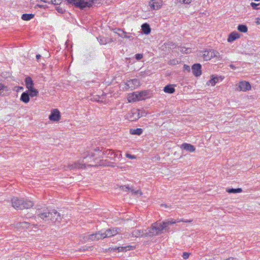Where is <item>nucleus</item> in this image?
<instances>
[{
    "instance_id": "obj_1",
    "label": "nucleus",
    "mask_w": 260,
    "mask_h": 260,
    "mask_svg": "<svg viewBox=\"0 0 260 260\" xmlns=\"http://www.w3.org/2000/svg\"><path fill=\"white\" fill-rule=\"evenodd\" d=\"M176 222V220L173 219L163 221L162 223L156 222L152 224L151 227L148 230V232L146 230L135 229L132 232L131 234L134 237H140L143 235L152 237L161 234L164 230H167V228L168 226L175 223Z\"/></svg>"
},
{
    "instance_id": "obj_2",
    "label": "nucleus",
    "mask_w": 260,
    "mask_h": 260,
    "mask_svg": "<svg viewBox=\"0 0 260 260\" xmlns=\"http://www.w3.org/2000/svg\"><path fill=\"white\" fill-rule=\"evenodd\" d=\"M38 216L45 221L60 222L62 219L60 214L55 209H44L39 210Z\"/></svg>"
},
{
    "instance_id": "obj_3",
    "label": "nucleus",
    "mask_w": 260,
    "mask_h": 260,
    "mask_svg": "<svg viewBox=\"0 0 260 260\" xmlns=\"http://www.w3.org/2000/svg\"><path fill=\"white\" fill-rule=\"evenodd\" d=\"M105 149L103 148L100 149L99 147L94 149V152L91 154V157H93V162L88 164L90 166H110L106 160H104L105 158Z\"/></svg>"
},
{
    "instance_id": "obj_4",
    "label": "nucleus",
    "mask_w": 260,
    "mask_h": 260,
    "mask_svg": "<svg viewBox=\"0 0 260 260\" xmlns=\"http://www.w3.org/2000/svg\"><path fill=\"white\" fill-rule=\"evenodd\" d=\"M93 157H91V155L87 156L84 158V159L86 160L84 164L80 163L78 161L75 162L71 165H69L68 166H64L62 168L65 171L68 170H72L76 169L84 168L86 165L89 166L88 164L93 162ZM89 167L90 166H89Z\"/></svg>"
},
{
    "instance_id": "obj_5",
    "label": "nucleus",
    "mask_w": 260,
    "mask_h": 260,
    "mask_svg": "<svg viewBox=\"0 0 260 260\" xmlns=\"http://www.w3.org/2000/svg\"><path fill=\"white\" fill-rule=\"evenodd\" d=\"M203 56L205 60H209L211 58L215 57L218 60H221L222 57L219 53L214 50H205L203 52Z\"/></svg>"
},
{
    "instance_id": "obj_6",
    "label": "nucleus",
    "mask_w": 260,
    "mask_h": 260,
    "mask_svg": "<svg viewBox=\"0 0 260 260\" xmlns=\"http://www.w3.org/2000/svg\"><path fill=\"white\" fill-rule=\"evenodd\" d=\"M148 95V91L143 90L131 93V101L134 102L145 100Z\"/></svg>"
},
{
    "instance_id": "obj_7",
    "label": "nucleus",
    "mask_w": 260,
    "mask_h": 260,
    "mask_svg": "<svg viewBox=\"0 0 260 260\" xmlns=\"http://www.w3.org/2000/svg\"><path fill=\"white\" fill-rule=\"evenodd\" d=\"M105 158H109L112 159H115L116 158L119 159L121 157V154L120 151L114 152L111 149L105 150Z\"/></svg>"
},
{
    "instance_id": "obj_8",
    "label": "nucleus",
    "mask_w": 260,
    "mask_h": 260,
    "mask_svg": "<svg viewBox=\"0 0 260 260\" xmlns=\"http://www.w3.org/2000/svg\"><path fill=\"white\" fill-rule=\"evenodd\" d=\"M49 118L51 121H59L60 119V114L59 111L57 109L52 110L50 115L49 116Z\"/></svg>"
},
{
    "instance_id": "obj_9",
    "label": "nucleus",
    "mask_w": 260,
    "mask_h": 260,
    "mask_svg": "<svg viewBox=\"0 0 260 260\" xmlns=\"http://www.w3.org/2000/svg\"><path fill=\"white\" fill-rule=\"evenodd\" d=\"M12 206L16 209H22L23 199H19L18 198H13L12 199Z\"/></svg>"
},
{
    "instance_id": "obj_10",
    "label": "nucleus",
    "mask_w": 260,
    "mask_h": 260,
    "mask_svg": "<svg viewBox=\"0 0 260 260\" xmlns=\"http://www.w3.org/2000/svg\"><path fill=\"white\" fill-rule=\"evenodd\" d=\"M162 4V0H150L149 6L152 10H158L161 7Z\"/></svg>"
},
{
    "instance_id": "obj_11",
    "label": "nucleus",
    "mask_w": 260,
    "mask_h": 260,
    "mask_svg": "<svg viewBox=\"0 0 260 260\" xmlns=\"http://www.w3.org/2000/svg\"><path fill=\"white\" fill-rule=\"evenodd\" d=\"M251 89V85L248 82L241 81L239 83L237 90L239 91H247Z\"/></svg>"
},
{
    "instance_id": "obj_12",
    "label": "nucleus",
    "mask_w": 260,
    "mask_h": 260,
    "mask_svg": "<svg viewBox=\"0 0 260 260\" xmlns=\"http://www.w3.org/2000/svg\"><path fill=\"white\" fill-rule=\"evenodd\" d=\"M104 233L105 238L114 236L118 233V228L109 229L107 230Z\"/></svg>"
},
{
    "instance_id": "obj_13",
    "label": "nucleus",
    "mask_w": 260,
    "mask_h": 260,
    "mask_svg": "<svg viewBox=\"0 0 260 260\" xmlns=\"http://www.w3.org/2000/svg\"><path fill=\"white\" fill-rule=\"evenodd\" d=\"M192 71L193 74L196 76L198 77L201 75V65L200 63H196L194 64L192 66Z\"/></svg>"
},
{
    "instance_id": "obj_14",
    "label": "nucleus",
    "mask_w": 260,
    "mask_h": 260,
    "mask_svg": "<svg viewBox=\"0 0 260 260\" xmlns=\"http://www.w3.org/2000/svg\"><path fill=\"white\" fill-rule=\"evenodd\" d=\"M140 117L139 111L138 109L131 110V121H135Z\"/></svg>"
},
{
    "instance_id": "obj_15",
    "label": "nucleus",
    "mask_w": 260,
    "mask_h": 260,
    "mask_svg": "<svg viewBox=\"0 0 260 260\" xmlns=\"http://www.w3.org/2000/svg\"><path fill=\"white\" fill-rule=\"evenodd\" d=\"M240 37V35L236 31H234L231 32L228 38V41L229 42H233L235 40L238 38H239Z\"/></svg>"
},
{
    "instance_id": "obj_16",
    "label": "nucleus",
    "mask_w": 260,
    "mask_h": 260,
    "mask_svg": "<svg viewBox=\"0 0 260 260\" xmlns=\"http://www.w3.org/2000/svg\"><path fill=\"white\" fill-rule=\"evenodd\" d=\"M181 148L184 149V150H186L187 151H189L190 152H192L195 151V147L194 146L188 143H183L181 145Z\"/></svg>"
},
{
    "instance_id": "obj_17",
    "label": "nucleus",
    "mask_w": 260,
    "mask_h": 260,
    "mask_svg": "<svg viewBox=\"0 0 260 260\" xmlns=\"http://www.w3.org/2000/svg\"><path fill=\"white\" fill-rule=\"evenodd\" d=\"M97 39L101 45H105L112 41L111 38H106L102 36L99 37L97 38Z\"/></svg>"
},
{
    "instance_id": "obj_18",
    "label": "nucleus",
    "mask_w": 260,
    "mask_h": 260,
    "mask_svg": "<svg viewBox=\"0 0 260 260\" xmlns=\"http://www.w3.org/2000/svg\"><path fill=\"white\" fill-rule=\"evenodd\" d=\"M143 193L139 188H134L133 187H131V196L138 198Z\"/></svg>"
},
{
    "instance_id": "obj_19",
    "label": "nucleus",
    "mask_w": 260,
    "mask_h": 260,
    "mask_svg": "<svg viewBox=\"0 0 260 260\" xmlns=\"http://www.w3.org/2000/svg\"><path fill=\"white\" fill-rule=\"evenodd\" d=\"M142 32L146 34H149L151 31L150 25L147 23H144L141 26Z\"/></svg>"
},
{
    "instance_id": "obj_20",
    "label": "nucleus",
    "mask_w": 260,
    "mask_h": 260,
    "mask_svg": "<svg viewBox=\"0 0 260 260\" xmlns=\"http://www.w3.org/2000/svg\"><path fill=\"white\" fill-rule=\"evenodd\" d=\"M29 95L27 92H23L20 97V100L25 103H27L29 101Z\"/></svg>"
},
{
    "instance_id": "obj_21",
    "label": "nucleus",
    "mask_w": 260,
    "mask_h": 260,
    "mask_svg": "<svg viewBox=\"0 0 260 260\" xmlns=\"http://www.w3.org/2000/svg\"><path fill=\"white\" fill-rule=\"evenodd\" d=\"M25 82L26 88L27 89H28V88H30L34 86V82L30 77H27L25 78Z\"/></svg>"
},
{
    "instance_id": "obj_22",
    "label": "nucleus",
    "mask_w": 260,
    "mask_h": 260,
    "mask_svg": "<svg viewBox=\"0 0 260 260\" xmlns=\"http://www.w3.org/2000/svg\"><path fill=\"white\" fill-rule=\"evenodd\" d=\"M34 203L30 201L25 200L24 201L23 200V205H22V209L26 208H29L33 206Z\"/></svg>"
},
{
    "instance_id": "obj_23",
    "label": "nucleus",
    "mask_w": 260,
    "mask_h": 260,
    "mask_svg": "<svg viewBox=\"0 0 260 260\" xmlns=\"http://www.w3.org/2000/svg\"><path fill=\"white\" fill-rule=\"evenodd\" d=\"M164 91L168 93H173L175 92V89L172 85L169 84L164 87Z\"/></svg>"
},
{
    "instance_id": "obj_24",
    "label": "nucleus",
    "mask_w": 260,
    "mask_h": 260,
    "mask_svg": "<svg viewBox=\"0 0 260 260\" xmlns=\"http://www.w3.org/2000/svg\"><path fill=\"white\" fill-rule=\"evenodd\" d=\"M35 16L32 14H24L21 16V19L24 21H28L32 19Z\"/></svg>"
},
{
    "instance_id": "obj_25",
    "label": "nucleus",
    "mask_w": 260,
    "mask_h": 260,
    "mask_svg": "<svg viewBox=\"0 0 260 260\" xmlns=\"http://www.w3.org/2000/svg\"><path fill=\"white\" fill-rule=\"evenodd\" d=\"M131 90L135 89L140 85V81L137 79H131Z\"/></svg>"
},
{
    "instance_id": "obj_26",
    "label": "nucleus",
    "mask_w": 260,
    "mask_h": 260,
    "mask_svg": "<svg viewBox=\"0 0 260 260\" xmlns=\"http://www.w3.org/2000/svg\"><path fill=\"white\" fill-rule=\"evenodd\" d=\"M242 191V190L241 188L226 189V191L230 193H240Z\"/></svg>"
},
{
    "instance_id": "obj_27",
    "label": "nucleus",
    "mask_w": 260,
    "mask_h": 260,
    "mask_svg": "<svg viewBox=\"0 0 260 260\" xmlns=\"http://www.w3.org/2000/svg\"><path fill=\"white\" fill-rule=\"evenodd\" d=\"M143 132V129L140 128H138L134 129H131V135H136L140 136L142 134Z\"/></svg>"
},
{
    "instance_id": "obj_28",
    "label": "nucleus",
    "mask_w": 260,
    "mask_h": 260,
    "mask_svg": "<svg viewBox=\"0 0 260 260\" xmlns=\"http://www.w3.org/2000/svg\"><path fill=\"white\" fill-rule=\"evenodd\" d=\"M237 28L239 31L242 32H246L248 30L247 26L244 24H239Z\"/></svg>"
},
{
    "instance_id": "obj_29",
    "label": "nucleus",
    "mask_w": 260,
    "mask_h": 260,
    "mask_svg": "<svg viewBox=\"0 0 260 260\" xmlns=\"http://www.w3.org/2000/svg\"><path fill=\"white\" fill-rule=\"evenodd\" d=\"M8 91V87L4 84L0 83V95H4L5 91Z\"/></svg>"
},
{
    "instance_id": "obj_30",
    "label": "nucleus",
    "mask_w": 260,
    "mask_h": 260,
    "mask_svg": "<svg viewBox=\"0 0 260 260\" xmlns=\"http://www.w3.org/2000/svg\"><path fill=\"white\" fill-rule=\"evenodd\" d=\"M219 78L217 77L211 78L207 83V84H210L212 86H214L215 84L218 81Z\"/></svg>"
},
{
    "instance_id": "obj_31",
    "label": "nucleus",
    "mask_w": 260,
    "mask_h": 260,
    "mask_svg": "<svg viewBox=\"0 0 260 260\" xmlns=\"http://www.w3.org/2000/svg\"><path fill=\"white\" fill-rule=\"evenodd\" d=\"M179 50L183 53L185 54L189 53L191 51L190 48H187L184 47H180Z\"/></svg>"
},
{
    "instance_id": "obj_32",
    "label": "nucleus",
    "mask_w": 260,
    "mask_h": 260,
    "mask_svg": "<svg viewBox=\"0 0 260 260\" xmlns=\"http://www.w3.org/2000/svg\"><path fill=\"white\" fill-rule=\"evenodd\" d=\"M95 236L96 238V240L103 239L105 238L104 233H102L101 232H99L95 233Z\"/></svg>"
},
{
    "instance_id": "obj_33",
    "label": "nucleus",
    "mask_w": 260,
    "mask_h": 260,
    "mask_svg": "<svg viewBox=\"0 0 260 260\" xmlns=\"http://www.w3.org/2000/svg\"><path fill=\"white\" fill-rule=\"evenodd\" d=\"M118 31L117 33L120 36H121V37L122 38H127L128 37L127 35H126V33L123 30H121V29H118Z\"/></svg>"
},
{
    "instance_id": "obj_34",
    "label": "nucleus",
    "mask_w": 260,
    "mask_h": 260,
    "mask_svg": "<svg viewBox=\"0 0 260 260\" xmlns=\"http://www.w3.org/2000/svg\"><path fill=\"white\" fill-rule=\"evenodd\" d=\"M38 93H39V91H38L37 89H33L32 90H31V91H30L28 94L31 97H34V96H37L38 95Z\"/></svg>"
},
{
    "instance_id": "obj_35",
    "label": "nucleus",
    "mask_w": 260,
    "mask_h": 260,
    "mask_svg": "<svg viewBox=\"0 0 260 260\" xmlns=\"http://www.w3.org/2000/svg\"><path fill=\"white\" fill-rule=\"evenodd\" d=\"M88 239L91 241L97 240L95 234L89 235L88 236Z\"/></svg>"
},
{
    "instance_id": "obj_36",
    "label": "nucleus",
    "mask_w": 260,
    "mask_h": 260,
    "mask_svg": "<svg viewBox=\"0 0 260 260\" xmlns=\"http://www.w3.org/2000/svg\"><path fill=\"white\" fill-rule=\"evenodd\" d=\"M119 188L120 189L125 191H128L130 189L128 186H120Z\"/></svg>"
},
{
    "instance_id": "obj_37",
    "label": "nucleus",
    "mask_w": 260,
    "mask_h": 260,
    "mask_svg": "<svg viewBox=\"0 0 260 260\" xmlns=\"http://www.w3.org/2000/svg\"><path fill=\"white\" fill-rule=\"evenodd\" d=\"M143 54L139 53V54H137L135 55V58L137 60H141L143 58Z\"/></svg>"
},
{
    "instance_id": "obj_38",
    "label": "nucleus",
    "mask_w": 260,
    "mask_h": 260,
    "mask_svg": "<svg viewBox=\"0 0 260 260\" xmlns=\"http://www.w3.org/2000/svg\"><path fill=\"white\" fill-rule=\"evenodd\" d=\"M190 255V253L184 252L183 253L182 257L184 259H187Z\"/></svg>"
},
{
    "instance_id": "obj_39",
    "label": "nucleus",
    "mask_w": 260,
    "mask_h": 260,
    "mask_svg": "<svg viewBox=\"0 0 260 260\" xmlns=\"http://www.w3.org/2000/svg\"><path fill=\"white\" fill-rule=\"evenodd\" d=\"M258 5H259V4H255L254 3H251V6L252 7V8L254 9H256V10L258 9V8L257 7Z\"/></svg>"
},
{
    "instance_id": "obj_40",
    "label": "nucleus",
    "mask_w": 260,
    "mask_h": 260,
    "mask_svg": "<svg viewBox=\"0 0 260 260\" xmlns=\"http://www.w3.org/2000/svg\"><path fill=\"white\" fill-rule=\"evenodd\" d=\"M51 3H52L54 5H58L60 4L61 0H52L50 1Z\"/></svg>"
},
{
    "instance_id": "obj_41",
    "label": "nucleus",
    "mask_w": 260,
    "mask_h": 260,
    "mask_svg": "<svg viewBox=\"0 0 260 260\" xmlns=\"http://www.w3.org/2000/svg\"><path fill=\"white\" fill-rule=\"evenodd\" d=\"M56 10L58 12L60 13H63V12H64V10L62 8H60V7H57L56 8Z\"/></svg>"
},
{
    "instance_id": "obj_42",
    "label": "nucleus",
    "mask_w": 260,
    "mask_h": 260,
    "mask_svg": "<svg viewBox=\"0 0 260 260\" xmlns=\"http://www.w3.org/2000/svg\"><path fill=\"white\" fill-rule=\"evenodd\" d=\"M191 0H182V3L183 4H189L191 3Z\"/></svg>"
},
{
    "instance_id": "obj_43",
    "label": "nucleus",
    "mask_w": 260,
    "mask_h": 260,
    "mask_svg": "<svg viewBox=\"0 0 260 260\" xmlns=\"http://www.w3.org/2000/svg\"><path fill=\"white\" fill-rule=\"evenodd\" d=\"M184 69L185 70H187L188 71H190V67L188 66H187V65L184 64Z\"/></svg>"
},
{
    "instance_id": "obj_44",
    "label": "nucleus",
    "mask_w": 260,
    "mask_h": 260,
    "mask_svg": "<svg viewBox=\"0 0 260 260\" xmlns=\"http://www.w3.org/2000/svg\"><path fill=\"white\" fill-rule=\"evenodd\" d=\"M176 60L173 59V60H171L169 62V64H176Z\"/></svg>"
},
{
    "instance_id": "obj_45",
    "label": "nucleus",
    "mask_w": 260,
    "mask_h": 260,
    "mask_svg": "<svg viewBox=\"0 0 260 260\" xmlns=\"http://www.w3.org/2000/svg\"><path fill=\"white\" fill-rule=\"evenodd\" d=\"M33 89H35V88H34V86L30 88H28V89L29 92L31 91V90H32Z\"/></svg>"
},
{
    "instance_id": "obj_46",
    "label": "nucleus",
    "mask_w": 260,
    "mask_h": 260,
    "mask_svg": "<svg viewBox=\"0 0 260 260\" xmlns=\"http://www.w3.org/2000/svg\"><path fill=\"white\" fill-rule=\"evenodd\" d=\"M40 57H41V55H40V54H37V55H36V58H37V59L38 60V59H39L40 58Z\"/></svg>"
},
{
    "instance_id": "obj_47",
    "label": "nucleus",
    "mask_w": 260,
    "mask_h": 260,
    "mask_svg": "<svg viewBox=\"0 0 260 260\" xmlns=\"http://www.w3.org/2000/svg\"><path fill=\"white\" fill-rule=\"evenodd\" d=\"M127 100L128 101V102L130 103V96H129V94L127 95Z\"/></svg>"
},
{
    "instance_id": "obj_48",
    "label": "nucleus",
    "mask_w": 260,
    "mask_h": 260,
    "mask_svg": "<svg viewBox=\"0 0 260 260\" xmlns=\"http://www.w3.org/2000/svg\"><path fill=\"white\" fill-rule=\"evenodd\" d=\"M126 156L127 158H130V154H129V153H127L126 154Z\"/></svg>"
},
{
    "instance_id": "obj_49",
    "label": "nucleus",
    "mask_w": 260,
    "mask_h": 260,
    "mask_svg": "<svg viewBox=\"0 0 260 260\" xmlns=\"http://www.w3.org/2000/svg\"><path fill=\"white\" fill-rule=\"evenodd\" d=\"M123 249H124L123 247H118V250L119 251H120V250H122Z\"/></svg>"
},
{
    "instance_id": "obj_50",
    "label": "nucleus",
    "mask_w": 260,
    "mask_h": 260,
    "mask_svg": "<svg viewBox=\"0 0 260 260\" xmlns=\"http://www.w3.org/2000/svg\"><path fill=\"white\" fill-rule=\"evenodd\" d=\"M161 207H165V208H167L168 207L166 204H161Z\"/></svg>"
},
{
    "instance_id": "obj_51",
    "label": "nucleus",
    "mask_w": 260,
    "mask_h": 260,
    "mask_svg": "<svg viewBox=\"0 0 260 260\" xmlns=\"http://www.w3.org/2000/svg\"><path fill=\"white\" fill-rule=\"evenodd\" d=\"M230 67L232 69H235V66H234V65H233V64H231V65L230 66Z\"/></svg>"
},
{
    "instance_id": "obj_52",
    "label": "nucleus",
    "mask_w": 260,
    "mask_h": 260,
    "mask_svg": "<svg viewBox=\"0 0 260 260\" xmlns=\"http://www.w3.org/2000/svg\"><path fill=\"white\" fill-rule=\"evenodd\" d=\"M22 224H28V222H22L21 223Z\"/></svg>"
},
{
    "instance_id": "obj_53",
    "label": "nucleus",
    "mask_w": 260,
    "mask_h": 260,
    "mask_svg": "<svg viewBox=\"0 0 260 260\" xmlns=\"http://www.w3.org/2000/svg\"><path fill=\"white\" fill-rule=\"evenodd\" d=\"M230 260H237V259L233 257H230Z\"/></svg>"
},
{
    "instance_id": "obj_54",
    "label": "nucleus",
    "mask_w": 260,
    "mask_h": 260,
    "mask_svg": "<svg viewBox=\"0 0 260 260\" xmlns=\"http://www.w3.org/2000/svg\"><path fill=\"white\" fill-rule=\"evenodd\" d=\"M136 158V157L134 155H131V159Z\"/></svg>"
},
{
    "instance_id": "obj_55",
    "label": "nucleus",
    "mask_w": 260,
    "mask_h": 260,
    "mask_svg": "<svg viewBox=\"0 0 260 260\" xmlns=\"http://www.w3.org/2000/svg\"><path fill=\"white\" fill-rule=\"evenodd\" d=\"M126 89H128V85H127V87H126Z\"/></svg>"
},
{
    "instance_id": "obj_56",
    "label": "nucleus",
    "mask_w": 260,
    "mask_h": 260,
    "mask_svg": "<svg viewBox=\"0 0 260 260\" xmlns=\"http://www.w3.org/2000/svg\"><path fill=\"white\" fill-rule=\"evenodd\" d=\"M134 221L136 222H137V220H134Z\"/></svg>"
},
{
    "instance_id": "obj_57",
    "label": "nucleus",
    "mask_w": 260,
    "mask_h": 260,
    "mask_svg": "<svg viewBox=\"0 0 260 260\" xmlns=\"http://www.w3.org/2000/svg\"><path fill=\"white\" fill-rule=\"evenodd\" d=\"M131 249H133V247L132 246H131Z\"/></svg>"
}]
</instances>
